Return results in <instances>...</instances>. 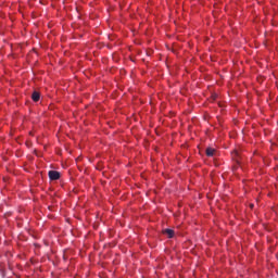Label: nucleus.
Segmentation results:
<instances>
[{
	"mask_svg": "<svg viewBox=\"0 0 278 278\" xmlns=\"http://www.w3.org/2000/svg\"><path fill=\"white\" fill-rule=\"evenodd\" d=\"M48 177H50V180H59L61 177V173L56 170H50L48 172Z\"/></svg>",
	"mask_w": 278,
	"mask_h": 278,
	"instance_id": "1",
	"label": "nucleus"
},
{
	"mask_svg": "<svg viewBox=\"0 0 278 278\" xmlns=\"http://www.w3.org/2000/svg\"><path fill=\"white\" fill-rule=\"evenodd\" d=\"M162 233L167 236V238H173L175 235V231L172 229H164V230H162Z\"/></svg>",
	"mask_w": 278,
	"mask_h": 278,
	"instance_id": "2",
	"label": "nucleus"
},
{
	"mask_svg": "<svg viewBox=\"0 0 278 278\" xmlns=\"http://www.w3.org/2000/svg\"><path fill=\"white\" fill-rule=\"evenodd\" d=\"M215 151H216V150L213 149V148H207V149L205 150V154H206V156L211 157V156H214Z\"/></svg>",
	"mask_w": 278,
	"mask_h": 278,
	"instance_id": "3",
	"label": "nucleus"
},
{
	"mask_svg": "<svg viewBox=\"0 0 278 278\" xmlns=\"http://www.w3.org/2000/svg\"><path fill=\"white\" fill-rule=\"evenodd\" d=\"M31 99L35 101V102H38L40 100V93L35 91L31 96Z\"/></svg>",
	"mask_w": 278,
	"mask_h": 278,
	"instance_id": "4",
	"label": "nucleus"
},
{
	"mask_svg": "<svg viewBox=\"0 0 278 278\" xmlns=\"http://www.w3.org/2000/svg\"><path fill=\"white\" fill-rule=\"evenodd\" d=\"M250 207H251V208H253V207H254V205H253V204H250Z\"/></svg>",
	"mask_w": 278,
	"mask_h": 278,
	"instance_id": "5",
	"label": "nucleus"
}]
</instances>
